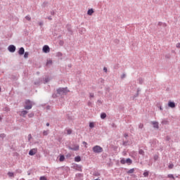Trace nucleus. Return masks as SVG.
I'll use <instances>...</instances> for the list:
<instances>
[{"instance_id": "4d7b16f0", "label": "nucleus", "mask_w": 180, "mask_h": 180, "mask_svg": "<svg viewBox=\"0 0 180 180\" xmlns=\"http://www.w3.org/2000/svg\"><path fill=\"white\" fill-rule=\"evenodd\" d=\"M3 134H1V137H2Z\"/></svg>"}, {"instance_id": "49530a36", "label": "nucleus", "mask_w": 180, "mask_h": 180, "mask_svg": "<svg viewBox=\"0 0 180 180\" xmlns=\"http://www.w3.org/2000/svg\"><path fill=\"white\" fill-rule=\"evenodd\" d=\"M39 26H43V22H39Z\"/></svg>"}, {"instance_id": "de8ad7c7", "label": "nucleus", "mask_w": 180, "mask_h": 180, "mask_svg": "<svg viewBox=\"0 0 180 180\" xmlns=\"http://www.w3.org/2000/svg\"><path fill=\"white\" fill-rule=\"evenodd\" d=\"M162 25V22H159V23H158V25H159V26H161Z\"/></svg>"}, {"instance_id": "8fccbe9b", "label": "nucleus", "mask_w": 180, "mask_h": 180, "mask_svg": "<svg viewBox=\"0 0 180 180\" xmlns=\"http://www.w3.org/2000/svg\"><path fill=\"white\" fill-rule=\"evenodd\" d=\"M163 26H167V24L166 23H163Z\"/></svg>"}, {"instance_id": "473e14b6", "label": "nucleus", "mask_w": 180, "mask_h": 180, "mask_svg": "<svg viewBox=\"0 0 180 180\" xmlns=\"http://www.w3.org/2000/svg\"><path fill=\"white\" fill-rule=\"evenodd\" d=\"M39 180H47V178L46 176H41Z\"/></svg>"}, {"instance_id": "4c0bfd02", "label": "nucleus", "mask_w": 180, "mask_h": 180, "mask_svg": "<svg viewBox=\"0 0 180 180\" xmlns=\"http://www.w3.org/2000/svg\"><path fill=\"white\" fill-rule=\"evenodd\" d=\"M121 78L122 79H123L124 78H126V74L122 75Z\"/></svg>"}, {"instance_id": "6e6d98bb", "label": "nucleus", "mask_w": 180, "mask_h": 180, "mask_svg": "<svg viewBox=\"0 0 180 180\" xmlns=\"http://www.w3.org/2000/svg\"><path fill=\"white\" fill-rule=\"evenodd\" d=\"M83 30H84V31L85 32L86 30H85L84 28H83Z\"/></svg>"}, {"instance_id": "72a5a7b5", "label": "nucleus", "mask_w": 180, "mask_h": 180, "mask_svg": "<svg viewBox=\"0 0 180 180\" xmlns=\"http://www.w3.org/2000/svg\"><path fill=\"white\" fill-rule=\"evenodd\" d=\"M139 129H143V127H144V124H139Z\"/></svg>"}, {"instance_id": "2eb2a0df", "label": "nucleus", "mask_w": 180, "mask_h": 180, "mask_svg": "<svg viewBox=\"0 0 180 180\" xmlns=\"http://www.w3.org/2000/svg\"><path fill=\"white\" fill-rule=\"evenodd\" d=\"M75 161L76 162H79V161H81V157H79V156L75 157Z\"/></svg>"}, {"instance_id": "aec40b11", "label": "nucleus", "mask_w": 180, "mask_h": 180, "mask_svg": "<svg viewBox=\"0 0 180 180\" xmlns=\"http://www.w3.org/2000/svg\"><path fill=\"white\" fill-rule=\"evenodd\" d=\"M89 127H90V129H94V127H95V123L90 122L89 123Z\"/></svg>"}, {"instance_id": "9d476101", "label": "nucleus", "mask_w": 180, "mask_h": 180, "mask_svg": "<svg viewBox=\"0 0 180 180\" xmlns=\"http://www.w3.org/2000/svg\"><path fill=\"white\" fill-rule=\"evenodd\" d=\"M18 54H20V56H23V54H25V49L23 47H21L19 49Z\"/></svg>"}, {"instance_id": "ddd939ff", "label": "nucleus", "mask_w": 180, "mask_h": 180, "mask_svg": "<svg viewBox=\"0 0 180 180\" xmlns=\"http://www.w3.org/2000/svg\"><path fill=\"white\" fill-rule=\"evenodd\" d=\"M132 162H133V160H131V159H130V158H127L126 160V163L128 164L129 165H131Z\"/></svg>"}, {"instance_id": "cd10ccee", "label": "nucleus", "mask_w": 180, "mask_h": 180, "mask_svg": "<svg viewBox=\"0 0 180 180\" xmlns=\"http://www.w3.org/2000/svg\"><path fill=\"white\" fill-rule=\"evenodd\" d=\"M25 19L26 20H29V21L32 20V18H30L29 15L25 16Z\"/></svg>"}, {"instance_id": "f8f14e48", "label": "nucleus", "mask_w": 180, "mask_h": 180, "mask_svg": "<svg viewBox=\"0 0 180 180\" xmlns=\"http://www.w3.org/2000/svg\"><path fill=\"white\" fill-rule=\"evenodd\" d=\"M94 12V11L93 8L89 9V11H87V15H89V16H92Z\"/></svg>"}, {"instance_id": "5701e85b", "label": "nucleus", "mask_w": 180, "mask_h": 180, "mask_svg": "<svg viewBox=\"0 0 180 180\" xmlns=\"http://www.w3.org/2000/svg\"><path fill=\"white\" fill-rule=\"evenodd\" d=\"M139 154L141 155H144V150H143V149L139 150Z\"/></svg>"}, {"instance_id": "a18cd8bd", "label": "nucleus", "mask_w": 180, "mask_h": 180, "mask_svg": "<svg viewBox=\"0 0 180 180\" xmlns=\"http://www.w3.org/2000/svg\"><path fill=\"white\" fill-rule=\"evenodd\" d=\"M5 110H6V112H8L9 110V108H8V107L5 108Z\"/></svg>"}, {"instance_id": "f03ea898", "label": "nucleus", "mask_w": 180, "mask_h": 180, "mask_svg": "<svg viewBox=\"0 0 180 180\" xmlns=\"http://www.w3.org/2000/svg\"><path fill=\"white\" fill-rule=\"evenodd\" d=\"M57 92L59 95H67V94H68V92H70V91H68L67 89H64V88H59L57 90Z\"/></svg>"}, {"instance_id": "4be33fe9", "label": "nucleus", "mask_w": 180, "mask_h": 180, "mask_svg": "<svg viewBox=\"0 0 180 180\" xmlns=\"http://www.w3.org/2000/svg\"><path fill=\"white\" fill-rule=\"evenodd\" d=\"M139 84H143L144 82V79L143 78H139Z\"/></svg>"}, {"instance_id": "dca6fc26", "label": "nucleus", "mask_w": 180, "mask_h": 180, "mask_svg": "<svg viewBox=\"0 0 180 180\" xmlns=\"http://www.w3.org/2000/svg\"><path fill=\"white\" fill-rule=\"evenodd\" d=\"M65 131H66L67 134H71V133H72V129H67L65 130Z\"/></svg>"}, {"instance_id": "6e6552de", "label": "nucleus", "mask_w": 180, "mask_h": 180, "mask_svg": "<svg viewBox=\"0 0 180 180\" xmlns=\"http://www.w3.org/2000/svg\"><path fill=\"white\" fill-rule=\"evenodd\" d=\"M29 113L27 110H22L20 112V116H22V117H26L27 114Z\"/></svg>"}, {"instance_id": "0eeeda50", "label": "nucleus", "mask_w": 180, "mask_h": 180, "mask_svg": "<svg viewBox=\"0 0 180 180\" xmlns=\"http://www.w3.org/2000/svg\"><path fill=\"white\" fill-rule=\"evenodd\" d=\"M70 150H72L73 151H78L79 150V145H75L73 147H70Z\"/></svg>"}, {"instance_id": "3c124183", "label": "nucleus", "mask_w": 180, "mask_h": 180, "mask_svg": "<svg viewBox=\"0 0 180 180\" xmlns=\"http://www.w3.org/2000/svg\"><path fill=\"white\" fill-rule=\"evenodd\" d=\"M160 110H162V107H160Z\"/></svg>"}, {"instance_id": "a211bd4d", "label": "nucleus", "mask_w": 180, "mask_h": 180, "mask_svg": "<svg viewBox=\"0 0 180 180\" xmlns=\"http://www.w3.org/2000/svg\"><path fill=\"white\" fill-rule=\"evenodd\" d=\"M101 119H105L106 118V113L103 112L101 114Z\"/></svg>"}, {"instance_id": "a19ab883", "label": "nucleus", "mask_w": 180, "mask_h": 180, "mask_svg": "<svg viewBox=\"0 0 180 180\" xmlns=\"http://www.w3.org/2000/svg\"><path fill=\"white\" fill-rule=\"evenodd\" d=\"M49 81H50V79H49V77H47V78L45 79V82H49Z\"/></svg>"}, {"instance_id": "9b49d317", "label": "nucleus", "mask_w": 180, "mask_h": 180, "mask_svg": "<svg viewBox=\"0 0 180 180\" xmlns=\"http://www.w3.org/2000/svg\"><path fill=\"white\" fill-rule=\"evenodd\" d=\"M151 124H153V126L155 129H158L159 128L158 122H151Z\"/></svg>"}, {"instance_id": "37998d69", "label": "nucleus", "mask_w": 180, "mask_h": 180, "mask_svg": "<svg viewBox=\"0 0 180 180\" xmlns=\"http://www.w3.org/2000/svg\"><path fill=\"white\" fill-rule=\"evenodd\" d=\"M83 144H84V146H85V147H86H86H87V146H86V144H87L86 142L83 141Z\"/></svg>"}, {"instance_id": "13d9d810", "label": "nucleus", "mask_w": 180, "mask_h": 180, "mask_svg": "<svg viewBox=\"0 0 180 180\" xmlns=\"http://www.w3.org/2000/svg\"><path fill=\"white\" fill-rule=\"evenodd\" d=\"M0 91H1V87H0Z\"/></svg>"}, {"instance_id": "f704fd0d", "label": "nucleus", "mask_w": 180, "mask_h": 180, "mask_svg": "<svg viewBox=\"0 0 180 180\" xmlns=\"http://www.w3.org/2000/svg\"><path fill=\"white\" fill-rule=\"evenodd\" d=\"M28 140H29V141H30V140H32V134L28 135Z\"/></svg>"}, {"instance_id": "a878e982", "label": "nucleus", "mask_w": 180, "mask_h": 180, "mask_svg": "<svg viewBox=\"0 0 180 180\" xmlns=\"http://www.w3.org/2000/svg\"><path fill=\"white\" fill-rule=\"evenodd\" d=\"M120 162H121L122 164H127V163H126V159H124V158L121 159Z\"/></svg>"}, {"instance_id": "c756f323", "label": "nucleus", "mask_w": 180, "mask_h": 180, "mask_svg": "<svg viewBox=\"0 0 180 180\" xmlns=\"http://www.w3.org/2000/svg\"><path fill=\"white\" fill-rule=\"evenodd\" d=\"M47 134H49V130H47V131H44L43 135H44V136H47Z\"/></svg>"}, {"instance_id": "ea45409f", "label": "nucleus", "mask_w": 180, "mask_h": 180, "mask_svg": "<svg viewBox=\"0 0 180 180\" xmlns=\"http://www.w3.org/2000/svg\"><path fill=\"white\" fill-rule=\"evenodd\" d=\"M8 175H9V176H13V173H12V172H8Z\"/></svg>"}, {"instance_id": "603ef678", "label": "nucleus", "mask_w": 180, "mask_h": 180, "mask_svg": "<svg viewBox=\"0 0 180 180\" xmlns=\"http://www.w3.org/2000/svg\"><path fill=\"white\" fill-rule=\"evenodd\" d=\"M1 120H2V117L0 116V122H1Z\"/></svg>"}, {"instance_id": "c85d7f7f", "label": "nucleus", "mask_w": 180, "mask_h": 180, "mask_svg": "<svg viewBox=\"0 0 180 180\" xmlns=\"http://www.w3.org/2000/svg\"><path fill=\"white\" fill-rule=\"evenodd\" d=\"M24 57H25V58H27V57H29V53L25 52V54H24Z\"/></svg>"}, {"instance_id": "f257e3e1", "label": "nucleus", "mask_w": 180, "mask_h": 180, "mask_svg": "<svg viewBox=\"0 0 180 180\" xmlns=\"http://www.w3.org/2000/svg\"><path fill=\"white\" fill-rule=\"evenodd\" d=\"M24 108L27 110H30V109L33 108V102L30 101V100H26L24 104Z\"/></svg>"}, {"instance_id": "864d4df0", "label": "nucleus", "mask_w": 180, "mask_h": 180, "mask_svg": "<svg viewBox=\"0 0 180 180\" xmlns=\"http://www.w3.org/2000/svg\"><path fill=\"white\" fill-rule=\"evenodd\" d=\"M124 137H127V134H124Z\"/></svg>"}, {"instance_id": "f3484780", "label": "nucleus", "mask_w": 180, "mask_h": 180, "mask_svg": "<svg viewBox=\"0 0 180 180\" xmlns=\"http://www.w3.org/2000/svg\"><path fill=\"white\" fill-rule=\"evenodd\" d=\"M75 168L77 170V171H82V169L81 168V166L77 165V166H74Z\"/></svg>"}, {"instance_id": "39448f33", "label": "nucleus", "mask_w": 180, "mask_h": 180, "mask_svg": "<svg viewBox=\"0 0 180 180\" xmlns=\"http://www.w3.org/2000/svg\"><path fill=\"white\" fill-rule=\"evenodd\" d=\"M42 50L44 53H50V47H49L47 45L44 46Z\"/></svg>"}, {"instance_id": "2f4dec72", "label": "nucleus", "mask_w": 180, "mask_h": 180, "mask_svg": "<svg viewBox=\"0 0 180 180\" xmlns=\"http://www.w3.org/2000/svg\"><path fill=\"white\" fill-rule=\"evenodd\" d=\"M172 168H174V165H173V164H170V165H169V169H172Z\"/></svg>"}, {"instance_id": "4468645a", "label": "nucleus", "mask_w": 180, "mask_h": 180, "mask_svg": "<svg viewBox=\"0 0 180 180\" xmlns=\"http://www.w3.org/2000/svg\"><path fill=\"white\" fill-rule=\"evenodd\" d=\"M65 160V157H64L63 155L60 156L59 161H60V162H63V161H64Z\"/></svg>"}, {"instance_id": "6ab92c4d", "label": "nucleus", "mask_w": 180, "mask_h": 180, "mask_svg": "<svg viewBox=\"0 0 180 180\" xmlns=\"http://www.w3.org/2000/svg\"><path fill=\"white\" fill-rule=\"evenodd\" d=\"M53 64V60H48L46 62V65H51Z\"/></svg>"}, {"instance_id": "bb28decb", "label": "nucleus", "mask_w": 180, "mask_h": 180, "mask_svg": "<svg viewBox=\"0 0 180 180\" xmlns=\"http://www.w3.org/2000/svg\"><path fill=\"white\" fill-rule=\"evenodd\" d=\"M143 176H144L145 177L148 176V171H145V172H143Z\"/></svg>"}, {"instance_id": "1a4fd4ad", "label": "nucleus", "mask_w": 180, "mask_h": 180, "mask_svg": "<svg viewBox=\"0 0 180 180\" xmlns=\"http://www.w3.org/2000/svg\"><path fill=\"white\" fill-rule=\"evenodd\" d=\"M168 106H169V108H174L176 106L175 103H174V101H169L168 102Z\"/></svg>"}, {"instance_id": "58836bf2", "label": "nucleus", "mask_w": 180, "mask_h": 180, "mask_svg": "<svg viewBox=\"0 0 180 180\" xmlns=\"http://www.w3.org/2000/svg\"><path fill=\"white\" fill-rule=\"evenodd\" d=\"M103 71H105V72H108V68H106V67L103 68Z\"/></svg>"}, {"instance_id": "5fc2aeb1", "label": "nucleus", "mask_w": 180, "mask_h": 180, "mask_svg": "<svg viewBox=\"0 0 180 180\" xmlns=\"http://www.w3.org/2000/svg\"><path fill=\"white\" fill-rule=\"evenodd\" d=\"M49 20H51V18H49Z\"/></svg>"}, {"instance_id": "c9c22d12", "label": "nucleus", "mask_w": 180, "mask_h": 180, "mask_svg": "<svg viewBox=\"0 0 180 180\" xmlns=\"http://www.w3.org/2000/svg\"><path fill=\"white\" fill-rule=\"evenodd\" d=\"M154 160H155V161H157V160H158V155H155L154 156Z\"/></svg>"}, {"instance_id": "423d86ee", "label": "nucleus", "mask_w": 180, "mask_h": 180, "mask_svg": "<svg viewBox=\"0 0 180 180\" xmlns=\"http://www.w3.org/2000/svg\"><path fill=\"white\" fill-rule=\"evenodd\" d=\"M37 148H33L31 149L29 152L30 155H34V154H37Z\"/></svg>"}, {"instance_id": "412c9836", "label": "nucleus", "mask_w": 180, "mask_h": 180, "mask_svg": "<svg viewBox=\"0 0 180 180\" xmlns=\"http://www.w3.org/2000/svg\"><path fill=\"white\" fill-rule=\"evenodd\" d=\"M169 123V122H168V120H165L162 121V124H168Z\"/></svg>"}, {"instance_id": "79ce46f5", "label": "nucleus", "mask_w": 180, "mask_h": 180, "mask_svg": "<svg viewBox=\"0 0 180 180\" xmlns=\"http://www.w3.org/2000/svg\"><path fill=\"white\" fill-rule=\"evenodd\" d=\"M94 93H91L90 94V98H94Z\"/></svg>"}, {"instance_id": "7ed1b4c3", "label": "nucleus", "mask_w": 180, "mask_h": 180, "mask_svg": "<svg viewBox=\"0 0 180 180\" xmlns=\"http://www.w3.org/2000/svg\"><path fill=\"white\" fill-rule=\"evenodd\" d=\"M93 151L94 153L99 154L103 151V148L99 146H95L93 147Z\"/></svg>"}, {"instance_id": "09e8293b", "label": "nucleus", "mask_w": 180, "mask_h": 180, "mask_svg": "<svg viewBox=\"0 0 180 180\" xmlns=\"http://www.w3.org/2000/svg\"><path fill=\"white\" fill-rule=\"evenodd\" d=\"M46 126H47V127L50 126V123L47 122V123H46Z\"/></svg>"}, {"instance_id": "c03bdc74", "label": "nucleus", "mask_w": 180, "mask_h": 180, "mask_svg": "<svg viewBox=\"0 0 180 180\" xmlns=\"http://www.w3.org/2000/svg\"><path fill=\"white\" fill-rule=\"evenodd\" d=\"M165 57H166V58H170L171 56H169V55H166Z\"/></svg>"}, {"instance_id": "20e7f679", "label": "nucleus", "mask_w": 180, "mask_h": 180, "mask_svg": "<svg viewBox=\"0 0 180 180\" xmlns=\"http://www.w3.org/2000/svg\"><path fill=\"white\" fill-rule=\"evenodd\" d=\"M8 49L11 53H15L16 51V46L14 45H10Z\"/></svg>"}, {"instance_id": "7c9ffc66", "label": "nucleus", "mask_w": 180, "mask_h": 180, "mask_svg": "<svg viewBox=\"0 0 180 180\" xmlns=\"http://www.w3.org/2000/svg\"><path fill=\"white\" fill-rule=\"evenodd\" d=\"M133 172H134V169H131L128 171L129 174H133Z\"/></svg>"}, {"instance_id": "b1692460", "label": "nucleus", "mask_w": 180, "mask_h": 180, "mask_svg": "<svg viewBox=\"0 0 180 180\" xmlns=\"http://www.w3.org/2000/svg\"><path fill=\"white\" fill-rule=\"evenodd\" d=\"M167 177L172 178V179L175 180V177L174 176V174H168V175H167Z\"/></svg>"}, {"instance_id": "393cba45", "label": "nucleus", "mask_w": 180, "mask_h": 180, "mask_svg": "<svg viewBox=\"0 0 180 180\" xmlns=\"http://www.w3.org/2000/svg\"><path fill=\"white\" fill-rule=\"evenodd\" d=\"M34 117V113L33 112H30V114H28V117Z\"/></svg>"}, {"instance_id": "e433bc0d", "label": "nucleus", "mask_w": 180, "mask_h": 180, "mask_svg": "<svg viewBox=\"0 0 180 180\" xmlns=\"http://www.w3.org/2000/svg\"><path fill=\"white\" fill-rule=\"evenodd\" d=\"M176 47L177 49H180V43H177V44H176Z\"/></svg>"}]
</instances>
